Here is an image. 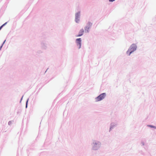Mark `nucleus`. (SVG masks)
Listing matches in <instances>:
<instances>
[{"label": "nucleus", "instance_id": "f257e3e1", "mask_svg": "<svg viewBox=\"0 0 156 156\" xmlns=\"http://www.w3.org/2000/svg\"><path fill=\"white\" fill-rule=\"evenodd\" d=\"M136 44H132L127 51V54H128V55H130L132 52H133L136 50Z\"/></svg>", "mask_w": 156, "mask_h": 156}, {"label": "nucleus", "instance_id": "f03ea898", "mask_svg": "<svg viewBox=\"0 0 156 156\" xmlns=\"http://www.w3.org/2000/svg\"><path fill=\"white\" fill-rule=\"evenodd\" d=\"M105 96L106 94L105 93H102L95 98L96 101H101L104 99Z\"/></svg>", "mask_w": 156, "mask_h": 156}, {"label": "nucleus", "instance_id": "7ed1b4c3", "mask_svg": "<svg viewBox=\"0 0 156 156\" xmlns=\"http://www.w3.org/2000/svg\"><path fill=\"white\" fill-rule=\"evenodd\" d=\"M76 42L77 45L79 46V48H80L81 45V40L80 38L77 39L76 40Z\"/></svg>", "mask_w": 156, "mask_h": 156}, {"label": "nucleus", "instance_id": "20e7f679", "mask_svg": "<svg viewBox=\"0 0 156 156\" xmlns=\"http://www.w3.org/2000/svg\"><path fill=\"white\" fill-rule=\"evenodd\" d=\"M84 33V30L83 29H81L79 33V34L77 35L76 37H80Z\"/></svg>", "mask_w": 156, "mask_h": 156}, {"label": "nucleus", "instance_id": "39448f33", "mask_svg": "<svg viewBox=\"0 0 156 156\" xmlns=\"http://www.w3.org/2000/svg\"><path fill=\"white\" fill-rule=\"evenodd\" d=\"M80 12H77L76 14V18H75V21L76 22H77V21L76 20L79 18L80 15Z\"/></svg>", "mask_w": 156, "mask_h": 156}, {"label": "nucleus", "instance_id": "423d86ee", "mask_svg": "<svg viewBox=\"0 0 156 156\" xmlns=\"http://www.w3.org/2000/svg\"><path fill=\"white\" fill-rule=\"evenodd\" d=\"M90 27H87V26H86L85 28V31H87V32H88V30L89 29V28H90Z\"/></svg>", "mask_w": 156, "mask_h": 156}, {"label": "nucleus", "instance_id": "0eeeda50", "mask_svg": "<svg viewBox=\"0 0 156 156\" xmlns=\"http://www.w3.org/2000/svg\"><path fill=\"white\" fill-rule=\"evenodd\" d=\"M147 126H148L150 127L151 128H154L155 129H156V127L155 126H153L151 125H148Z\"/></svg>", "mask_w": 156, "mask_h": 156}, {"label": "nucleus", "instance_id": "6e6552de", "mask_svg": "<svg viewBox=\"0 0 156 156\" xmlns=\"http://www.w3.org/2000/svg\"><path fill=\"white\" fill-rule=\"evenodd\" d=\"M5 23L4 24H3L2 26H1L0 27V30H1V29L4 26H5L6 23Z\"/></svg>", "mask_w": 156, "mask_h": 156}, {"label": "nucleus", "instance_id": "1a4fd4ad", "mask_svg": "<svg viewBox=\"0 0 156 156\" xmlns=\"http://www.w3.org/2000/svg\"><path fill=\"white\" fill-rule=\"evenodd\" d=\"M6 41V40H5L3 42V44H2V45L0 47V50L2 48V46L3 45V44L5 43V42Z\"/></svg>", "mask_w": 156, "mask_h": 156}, {"label": "nucleus", "instance_id": "9d476101", "mask_svg": "<svg viewBox=\"0 0 156 156\" xmlns=\"http://www.w3.org/2000/svg\"><path fill=\"white\" fill-rule=\"evenodd\" d=\"M109 2H112L114 1L115 0H108Z\"/></svg>", "mask_w": 156, "mask_h": 156}, {"label": "nucleus", "instance_id": "9b49d317", "mask_svg": "<svg viewBox=\"0 0 156 156\" xmlns=\"http://www.w3.org/2000/svg\"><path fill=\"white\" fill-rule=\"evenodd\" d=\"M11 123V121H9V124L10 125Z\"/></svg>", "mask_w": 156, "mask_h": 156}, {"label": "nucleus", "instance_id": "f8f14e48", "mask_svg": "<svg viewBox=\"0 0 156 156\" xmlns=\"http://www.w3.org/2000/svg\"><path fill=\"white\" fill-rule=\"evenodd\" d=\"M76 20L77 21V22H78V21H79V19H78V18L77 20Z\"/></svg>", "mask_w": 156, "mask_h": 156}, {"label": "nucleus", "instance_id": "ddd939ff", "mask_svg": "<svg viewBox=\"0 0 156 156\" xmlns=\"http://www.w3.org/2000/svg\"><path fill=\"white\" fill-rule=\"evenodd\" d=\"M27 103H26V107L27 108Z\"/></svg>", "mask_w": 156, "mask_h": 156}]
</instances>
